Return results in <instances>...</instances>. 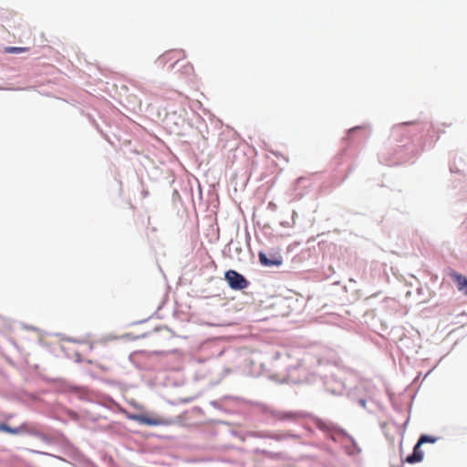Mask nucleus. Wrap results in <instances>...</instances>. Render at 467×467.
Here are the masks:
<instances>
[{"label":"nucleus","mask_w":467,"mask_h":467,"mask_svg":"<svg viewBox=\"0 0 467 467\" xmlns=\"http://www.w3.org/2000/svg\"><path fill=\"white\" fill-rule=\"evenodd\" d=\"M129 419L148 426H169L172 424V420L161 417H150L145 414H132Z\"/></svg>","instance_id":"f257e3e1"},{"label":"nucleus","mask_w":467,"mask_h":467,"mask_svg":"<svg viewBox=\"0 0 467 467\" xmlns=\"http://www.w3.org/2000/svg\"><path fill=\"white\" fill-rule=\"evenodd\" d=\"M225 280L234 290H243L249 285L245 277L235 270H228L225 273Z\"/></svg>","instance_id":"f03ea898"},{"label":"nucleus","mask_w":467,"mask_h":467,"mask_svg":"<svg viewBox=\"0 0 467 467\" xmlns=\"http://www.w3.org/2000/svg\"><path fill=\"white\" fill-rule=\"evenodd\" d=\"M316 426L325 431L335 441H341L346 437L349 438L344 431L329 425L321 420H317Z\"/></svg>","instance_id":"7ed1b4c3"},{"label":"nucleus","mask_w":467,"mask_h":467,"mask_svg":"<svg viewBox=\"0 0 467 467\" xmlns=\"http://www.w3.org/2000/svg\"><path fill=\"white\" fill-rule=\"evenodd\" d=\"M450 276L455 282L458 290L467 296V278L453 270L450 272Z\"/></svg>","instance_id":"20e7f679"},{"label":"nucleus","mask_w":467,"mask_h":467,"mask_svg":"<svg viewBox=\"0 0 467 467\" xmlns=\"http://www.w3.org/2000/svg\"><path fill=\"white\" fill-rule=\"evenodd\" d=\"M421 445L422 444H420V441H418V442L413 448L412 454L409 455L406 458V462L413 464L422 461L424 453L420 449Z\"/></svg>","instance_id":"39448f33"},{"label":"nucleus","mask_w":467,"mask_h":467,"mask_svg":"<svg viewBox=\"0 0 467 467\" xmlns=\"http://www.w3.org/2000/svg\"><path fill=\"white\" fill-rule=\"evenodd\" d=\"M25 430H26V428L24 425H21L17 428H12L5 423L0 424V431L10 433V434H18V433L23 432Z\"/></svg>","instance_id":"423d86ee"},{"label":"nucleus","mask_w":467,"mask_h":467,"mask_svg":"<svg viewBox=\"0 0 467 467\" xmlns=\"http://www.w3.org/2000/svg\"><path fill=\"white\" fill-rule=\"evenodd\" d=\"M259 261L265 266H273L281 265V261L279 260H271L267 257L265 253H259Z\"/></svg>","instance_id":"0eeeda50"},{"label":"nucleus","mask_w":467,"mask_h":467,"mask_svg":"<svg viewBox=\"0 0 467 467\" xmlns=\"http://www.w3.org/2000/svg\"><path fill=\"white\" fill-rule=\"evenodd\" d=\"M28 47H5L4 48V52L6 54H18L28 51Z\"/></svg>","instance_id":"6e6552de"},{"label":"nucleus","mask_w":467,"mask_h":467,"mask_svg":"<svg viewBox=\"0 0 467 467\" xmlns=\"http://www.w3.org/2000/svg\"><path fill=\"white\" fill-rule=\"evenodd\" d=\"M439 440L438 437L429 436V435H421L419 439L420 444H424L426 442L434 443Z\"/></svg>","instance_id":"1a4fd4ad"},{"label":"nucleus","mask_w":467,"mask_h":467,"mask_svg":"<svg viewBox=\"0 0 467 467\" xmlns=\"http://www.w3.org/2000/svg\"><path fill=\"white\" fill-rule=\"evenodd\" d=\"M286 418H289V419H296L297 417V413H288L285 415Z\"/></svg>","instance_id":"9d476101"}]
</instances>
